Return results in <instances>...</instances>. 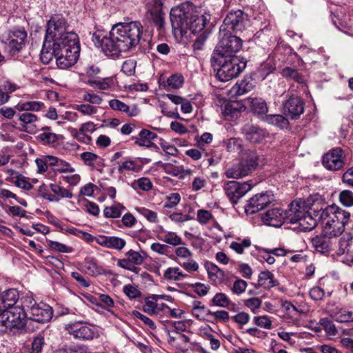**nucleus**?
Returning a JSON list of instances; mask_svg holds the SVG:
<instances>
[{
	"label": "nucleus",
	"mask_w": 353,
	"mask_h": 353,
	"mask_svg": "<svg viewBox=\"0 0 353 353\" xmlns=\"http://www.w3.org/2000/svg\"><path fill=\"white\" fill-rule=\"evenodd\" d=\"M323 205L325 203L321 200H314L307 210L303 209L300 203L292 201L291 203L292 215L290 216L289 223H299L302 230L311 231L315 228L319 222L323 225Z\"/></svg>",
	"instance_id": "20e7f679"
},
{
	"label": "nucleus",
	"mask_w": 353,
	"mask_h": 353,
	"mask_svg": "<svg viewBox=\"0 0 353 353\" xmlns=\"http://www.w3.org/2000/svg\"><path fill=\"white\" fill-rule=\"evenodd\" d=\"M242 140L239 138H230L228 139L226 149L228 152H236L241 149Z\"/></svg>",
	"instance_id": "0e129e2a"
},
{
	"label": "nucleus",
	"mask_w": 353,
	"mask_h": 353,
	"mask_svg": "<svg viewBox=\"0 0 353 353\" xmlns=\"http://www.w3.org/2000/svg\"><path fill=\"white\" fill-rule=\"evenodd\" d=\"M242 46H216L212 60L219 66L216 78L223 82L238 77L245 68L247 59L239 55Z\"/></svg>",
	"instance_id": "7ed1b4c3"
},
{
	"label": "nucleus",
	"mask_w": 353,
	"mask_h": 353,
	"mask_svg": "<svg viewBox=\"0 0 353 353\" xmlns=\"http://www.w3.org/2000/svg\"><path fill=\"white\" fill-rule=\"evenodd\" d=\"M65 330L75 339L82 340L90 341L99 336L95 329L91 328L87 323L81 321L66 325Z\"/></svg>",
	"instance_id": "a211bd4d"
},
{
	"label": "nucleus",
	"mask_w": 353,
	"mask_h": 353,
	"mask_svg": "<svg viewBox=\"0 0 353 353\" xmlns=\"http://www.w3.org/2000/svg\"><path fill=\"white\" fill-rule=\"evenodd\" d=\"M157 165L162 168L165 173L178 176L181 179H184L186 175L191 173L190 170H185L183 166H176L170 163H163L159 161L157 162Z\"/></svg>",
	"instance_id": "cd10ccee"
},
{
	"label": "nucleus",
	"mask_w": 353,
	"mask_h": 353,
	"mask_svg": "<svg viewBox=\"0 0 353 353\" xmlns=\"http://www.w3.org/2000/svg\"><path fill=\"white\" fill-rule=\"evenodd\" d=\"M42 46L41 50L40 59L44 64H48L52 60L53 57L56 58L57 46Z\"/></svg>",
	"instance_id": "e433bc0d"
},
{
	"label": "nucleus",
	"mask_w": 353,
	"mask_h": 353,
	"mask_svg": "<svg viewBox=\"0 0 353 353\" xmlns=\"http://www.w3.org/2000/svg\"><path fill=\"white\" fill-rule=\"evenodd\" d=\"M259 155L255 150H245L241 157V162L250 173L254 171L259 165Z\"/></svg>",
	"instance_id": "bb28decb"
},
{
	"label": "nucleus",
	"mask_w": 353,
	"mask_h": 353,
	"mask_svg": "<svg viewBox=\"0 0 353 353\" xmlns=\"http://www.w3.org/2000/svg\"><path fill=\"white\" fill-rule=\"evenodd\" d=\"M249 105L251 112L262 121H264L268 112L266 101L262 98H248Z\"/></svg>",
	"instance_id": "393cba45"
},
{
	"label": "nucleus",
	"mask_w": 353,
	"mask_h": 353,
	"mask_svg": "<svg viewBox=\"0 0 353 353\" xmlns=\"http://www.w3.org/2000/svg\"><path fill=\"white\" fill-rule=\"evenodd\" d=\"M148 12L153 20L154 23L159 29L164 26V17L162 12V2L161 0H151L146 4Z\"/></svg>",
	"instance_id": "4be33fe9"
},
{
	"label": "nucleus",
	"mask_w": 353,
	"mask_h": 353,
	"mask_svg": "<svg viewBox=\"0 0 353 353\" xmlns=\"http://www.w3.org/2000/svg\"><path fill=\"white\" fill-rule=\"evenodd\" d=\"M276 61L275 60L269 57L265 61L261 63L257 68L253 75L254 79L259 81L265 80L270 74L276 70Z\"/></svg>",
	"instance_id": "b1692460"
},
{
	"label": "nucleus",
	"mask_w": 353,
	"mask_h": 353,
	"mask_svg": "<svg viewBox=\"0 0 353 353\" xmlns=\"http://www.w3.org/2000/svg\"><path fill=\"white\" fill-rule=\"evenodd\" d=\"M211 302L213 305L222 307H228L230 305H235V303H232L228 296L223 292L216 293L212 299Z\"/></svg>",
	"instance_id": "79ce46f5"
},
{
	"label": "nucleus",
	"mask_w": 353,
	"mask_h": 353,
	"mask_svg": "<svg viewBox=\"0 0 353 353\" xmlns=\"http://www.w3.org/2000/svg\"><path fill=\"white\" fill-rule=\"evenodd\" d=\"M44 107V103L41 101H27L19 103L15 108L21 112L39 111Z\"/></svg>",
	"instance_id": "4c0bfd02"
},
{
	"label": "nucleus",
	"mask_w": 353,
	"mask_h": 353,
	"mask_svg": "<svg viewBox=\"0 0 353 353\" xmlns=\"http://www.w3.org/2000/svg\"><path fill=\"white\" fill-rule=\"evenodd\" d=\"M158 138V135L148 130L143 128L137 137H132L131 140L134 141V144L140 147H146L148 144Z\"/></svg>",
	"instance_id": "7c9ffc66"
},
{
	"label": "nucleus",
	"mask_w": 353,
	"mask_h": 353,
	"mask_svg": "<svg viewBox=\"0 0 353 353\" xmlns=\"http://www.w3.org/2000/svg\"><path fill=\"white\" fill-rule=\"evenodd\" d=\"M48 245L50 249L62 253H70L72 248L63 243L52 240H47Z\"/></svg>",
	"instance_id": "864d4df0"
},
{
	"label": "nucleus",
	"mask_w": 353,
	"mask_h": 353,
	"mask_svg": "<svg viewBox=\"0 0 353 353\" xmlns=\"http://www.w3.org/2000/svg\"><path fill=\"white\" fill-rule=\"evenodd\" d=\"M65 21L61 17L51 18L47 23L46 33L43 44H79V39L74 32H62Z\"/></svg>",
	"instance_id": "0eeeda50"
},
{
	"label": "nucleus",
	"mask_w": 353,
	"mask_h": 353,
	"mask_svg": "<svg viewBox=\"0 0 353 353\" xmlns=\"http://www.w3.org/2000/svg\"><path fill=\"white\" fill-rule=\"evenodd\" d=\"M151 298L147 297L145 299V303L143 305V311L148 314L152 316L157 314V301L150 300Z\"/></svg>",
	"instance_id": "69168bd1"
},
{
	"label": "nucleus",
	"mask_w": 353,
	"mask_h": 353,
	"mask_svg": "<svg viewBox=\"0 0 353 353\" xmlns=\"http://www.w3.org/2000/svg\"><path fill=\"white\" fill-rule=\"evenodd\" d=\"M114 83L113 77H106L103 78L101 80L97 81V80H91L89 79L87 81V84L90 86L96 85L99 88L100 90H108L111 87L112 85Z\"/></svg>",
	"instance_id": "3c124183"
},
{
	"label": "nucleus",
	"mask_w": 353,
	"mask_h": 353,
	"mask_svg": "<svg viewBox=\"0 0 353 353\" xmlns=\"http://www.w3.org/2000/svg\"><path fill=\"white\" fill-rule=\"evenodd\" d=\"M205 268L207 270L208 278L211 280L215 281L217 279L219 278V274L221 276L225 275L224 271L220 269L215 263L212 262H205Z\"/></svg>",
	"instance_id": "a18cd8bd"
},
{
	"label": "nucleus",
	"mask_w": 353,
	"mask_h": 353,
	"mask_svg": "<svg viewBox=\"0 0 353 353\" xmlns=\"http://www.w3.org/2000/svg\"><path fill=\"white\" fill-rule=\"evenodd\" d=\"M323 232L331 236H339L345 231L350 220V213L335 204L323 205Z\"/></svg>",
	"instance_id": "39448f33"
},
{
	"label": "nucleus",
	"mask_w": 353,
	"mask_h": 353,
	"mask_svg": "<svg viewBox=\"0 0 353 353\" xmlns=\"http://www.w3.org/2000/svg\"><path fill=\"white\" fill-rule=\"evenodd\" d=\"M37 138L47 145H53L58 141V135L51 132H43L38 135Z\"/></svg>",
	"instance_id": "6e6d98bb"
},
{
	"label": "nucleus",
	"mask_w": 353,
	"mask_h": 353,
	"mask_svg": "<svg viewBox=\"0 0 353 353\" xmlns=\"http://www.w3.org/2000/svg\"><path fill=\"white\" fill-rule=\"evenodd\" d=\"M262 301L259 297H252L244 300V305L250 308L252 313H257V310L261 306Z\"/></svg>",
	"instance_id": "e2e57ef3"
},
{
	"label": "nucleus",
	"mask_w": 353,
	"mask_h": 353,
	"mask_svg": "<svg viewBox=\"0 0 353 353\" xmlns=\"http://www.w3.org/2000/svg\"><path fill=\"white\" fill-rule=\"evenodd\" d=\"M343 150L341 148H334L329 150L322 157V164L328 170L337 171L345 165Z\"/></svg>",
	"instance_id": "f3484780"
},
{
	"label": "nucleus",
	"mask_w": 353,
	"mask_h": 353,
	"mask_svg": "<svg viewBox=\"0 0 353 353\" xmlns=\"http://www.w3.org/2000/svg\"><path fill=\"white\" fill-rule=\"evenodd\" d=\"M248 23V16L241 10L230 12L220 27V44H232V43L238 44L241 43L242 41L240 37L234 35L230 30L235 32L242 31Z\"/></svg>",
	"instance_id": "423d86ee"
},
{
	"label": "nucleus",
	"mask_w": 353,
	"mask_h": 353,
	"mask_svg": "<svg viewBox=\"0 0 353 353\" xmlns=\"http://www.w3.org/2000/svg\"><path fill=\"white\" fill-rule=\"evenodd\" d=\"M271 192H265L256 194L247 201L243 206L247 214H254L268 208L274 201Z\"/></svg>",
	"instance_id": "4468645a"
},
{
	"label": "nucleus",
	"mask_w": 353,
	"mask_h": 353,
	"mask_svg": "<svg viewBox=\"0 0 353 353\" xmlns=\"http://www.w3.org/2000/svg\"><path fill=\"white\" fill-rule=\"evenodd\" d=\"M158 239L160 241H162L173 246L185 245V243L183 241L181 237L178 236L175 232H168L165 234L159 235Z\"/></svg>",
	"instance_id": "58836bf2"
},
{
	"label": "nucleus",
	"mask_w": 353,
	"mask_h": 353,
	"mask_svg": "<svg viewBox=\"0 0 353 353\" xmlns=\"http://www.w3.org/2000/svg\"><path fill=\"white\" fill-rule=\"evenodd\" d=\"M193 9V6L188 3L171 9L170 21L174 34L179 33L182 37L187 34L188 22Z\"/></svg>",
	"instance_id": "1a4fd4ad"
},
{
	"label": "nucleus",
	"mask_w": 353,
	"mask_h": 353,
	"mask_svg": "<svg viewBox=\"0 0 353 353\" xmlns=\"http://www.w3.org/2000/svg\"><path fill=\"white\" fill-rule=\"evenodd\" d=\"M319 324L323 327L326 333L330 335H336L337 330L335 325L328 318H322L319 321Z\"/></svg>",
	"instance_id": "052dcab7"
},
{
	"label": "nucleus",
	"mask_w": 353,
	"mask_h": 353,
	"mask_svg": "<svg viewBox=\"0 0 353 353\" xmlns=\"http://www.w3.org/2000/svg\"><path fill=\"white\" fill-rule=\"evenodd\" d=\"M125 210V208L118 203L117 205L105 207L103 210V215L106 218H119L121 215V211Z\"/></svg>",
	"instance_id": "8fccbe9b"
},
{
	"label": "nucleus",
	"mask_w": 353,
	"mask_h": 353,
	"mask_svg": "<svg viewBox=\"0 0 353 353\" xmlns=\"http://www.w3.org/2000/svg\"><path fill=\"white\" fill-rule=\"evenodd\" d=\"M353 236L351 233L343 235L338 241L339 249L336 251L338 255L351 253Z\"/></svg>",
	"instance_id": "f704fd0d"
},
{
	"label": "nucleus",
	"mask_w": 353,
	"mask_h": 353,
	"mask_svg": "<svg viewBox=\"0 0 353 353\" xmlns=\"http://www.w3.org/2000/svg\"><path fill=\"white\" fill-rule=\"evenodd\" d=\"M334 318L340 323L353 322V312L341 310L335 314Z\"/></svg>",
	"instance_id": "680f3d73"
},
{
	"label": "nucleus",
	"mask_w": 353,
	"mask_h": 353,
	"mask_svg": "<svg viewBox=\"0 0 353 353\" xmlns=\"http://www.w3.org/2000/svg\"><path fill=\"white\" fill-rule=\"evenodd\" d=\"M31 301L30 295L21 294L16 288L0 286V319L2 325L11 330H23L27 324L28 317L24 307Z\"/></svg>",
	"instance_id": "f257e3e1"
},
{
	"label": "nucleus",
	"mask_w": 353,
	"mask_h": 353,
	"mask_svg": "<svg viewBox=\"0 0 353 353\" xmlns=\"http://www.w3.org/2000/svg\"><path fill=\"white\" fill-rule=\"evenodd\" d=\"M242 133L245 139L252 143H261L269 135L266 130L250 123L243 125Z\"/></svg>",
	"instance_id": "aec40b11"
},
{
	"label": "nucleus",
	"mask_w": 353,
	"mask_h": 353,
	"mask_svg": "<svg viewBox=\"0 0 353 353\" xmlns=\"http://www.w3.org/2000/svg\"><path fill=\"white\" fill-rule=\"evenodd\" d=\"M50 188L51 191L53 192V193L54 194V195L53 196L58 197V201L60 200L61 198L71 199L73 196L72 193L70 190L64 188L63 187L60 186L58 184L50 183Z\"/></svg>",
	"instance_id": "09e8293b"
},
{
	"label": "nucleus",
	"mask_w": 353,
	"mask_h": 353,
	"mask_svg": "<svg viewBox=\"0 0 353 353\" xmlns=\"http://www.w3.org/2000/svg\"><path fill=\"white\" fill-rule=\"evenodd\" d=\"M292 212L291 203L287 210H283L281 208H274L268 210L261 214V221L267 225L279 228L285 222L289 223V218L292 216L290 214H292Z\"/></svg>",
	"instance_id": "ddd939ff"
},
{
	"label": "nucleus",
	"mask_w": 353,
	"mask_h": 353,
	"mask_svg": "<svg viewBox=\"0 0 353 353\" xmlns=\"http://www.w3.org/2000/svg\"><path fill=\"white\" fill-rule=\"evenodd\" d=\"M109 105L112 110L123 112L130 117H137L140 113V110L137 105H133L132 107H130L119 99L110 100L109 101Z\"/></svg>",
	"instance_id": "c85d7f7f"
},
{
	"label": "nucleus",
	"mask_w": 353,
	"mask_h": 353,
	"mask_svg": "<svg viewBox=\"0 0 353 353\" xmlns=\"http://www.w3.org/2000/svg\"><path fill=\"white\" fill-rule=\"evenodd\" d=\"M100 48L105 56L112 59H117L120 57L122 50L119 48V46H97Z\"/></svg>",
	"instance_id": "ea45409f"
},
{
	"label": "nucleus",
	"mask_w": 353,
	"mask_h": 353,
	"mask_svg": "<svg viewBox=\"0 0 353 353\" xmlns=\"http://www.w3.org/2000/svg\"><path fill=\"white\" fill-rule=\"evenodd\" d=\"M339 201L345 207L353 205V192L349 190H345L339 194Z\"/></svg>",
	"instance_id": "bf43d9fd"
},
{
	"label": "nucleus",
	"mask_w": 353,
	"mask_h": 353,
	"mask_svg": "<svg viewBox=\"0 0 353 353\" xmlns=\"http://www.w3.org/2000/svg\"><path fill=\"white\" fill-rule=\"evenodd\" d=\"M305 102L297 94H288L286 99L282 102V112L291 120H297L305 110Z\"/></svg>",
	"instance_id": "f8f14e48"
},
{
	"label": "nucleus",
	"mask_w": 353,
	"mask_h": 353,
	"mask_svg": "<svg viewBox=\"0 0 353 353\" xmlns=\"http://www.w3.org/2000/svg\"><path fill=\"white\" fill-rule=\"evenodd\" d=\"M126 245L125 241L120 237L110 236L107 248L121 250Z\"/></svg>",
	"instance_id": "4d7b16f0"
},
{
	"label": "nucleus",
	"mask_w": 353,
	"mask_h": 353,
	"mask_svg": "<svg viewBox=\"0 0 353 353\" xmlns=\"http://www.w3.org/2000/svg\"><path fill=\"white\" fill-rule=\"evenodd\" d=\"M281 74L283 77L294 80L299 83H303L304 81L303 76L296 69L286 67L283 69Z\"/></svg>",
	"instance_id": "de8ad7c7"
},
{
	"label": "nucleus",
	"mask_w": 353,
	"mask_h": 353,
	"mask_svg": "<svg viewBox=\"0 0 353 353\" xmlns=\"http://www.w3.org/2000/svg\"><path fill=\"white\" fill-rule=\"evenodd\" d=\"M30 299L31 303L26 304L24 307L25 312L28 314L27 319L42 323L50 321L53 316L52 307L43 302L37 303L32 296Z\"/></svg>",
	"instance_id": "9b49d317"
},
{
	"label": "nucleus",
	"mask_w": 353,
	"mask_h": 353,
	"mask_svg": "<svg viewBox=\"0 0 353 353\" xmlns=\"http://www.w3.org/2000/svg\"><path fill=\"white\" fill-rule=\"evenodd\" d=\"M37 197H41L43 199H45L48 200V201L53 202L56 201L58 202V197L54 196L53 194H52L48 190V187L45 183H42L38 188V194L37 195Z\"/></svg>",
	"instance_id": "5fc2aeb1"
},
{
	"label": "nucleus",
	"mask_w": 353,
	"mask_h": 353,
	"mask_svg": "<svg viewBox=\"0 0 353 353\" xmlns=\"http://www.w3.org/2000/svg\"><path fill=\"white\" fill-rule=\"evenodd\" d=\"M44 343V337L41 334H38L34 337L30 353H41Z\"/></svg>",
	"instance_id": "338daca9"
},
{
	"label": "nucleus",
	"mask_w": 353,
	"mask_h": 353,
	"mask_svg": "<svg viewBox=\"0 0 353 353\" xmlns=\"http://www.w3.org/2000/svg\"><path fill=\"white\" fill-rule=\"evenodd\" d=\"M288 119L284 114H268L263 121L283 130L288 128Z\"/></svg>",
	"instance_id": "72a5a7b5"
},
{
	"label": "nucleus",
	"mask_w": 353,
	"mask_h": 353,
	"mask_svg": "<svg viewBox=\"0 0 353 353\" xmlns=\"http://www.w3.org/2000/svg\"><path fill=\"white\" fill-rule=\"evenodd\" d=\"M27 37L23 28H14L2 34L1 41L3 44H24Z\"/></svg>",
	"instance_id": "412c9836"
},
{
	"label": "nucleus",
	"mask_w": 353,
	"mask_h": 353,
	"mask_svg": "<svg viewBox=\"0 0 353 353\" xmlns=\"http://www.w3.org/2000/svg\"><path fill=\"white\" fill-rule=\"evenodd\" d=\"M210 20V14L201 10H194L191 14V17L188 22V28H187V34H199L195 39L194 44H203L210 34V31L205 29L208 22Z\"/></svg>",
	"instance_id": "6e6552de"
},
{
	"label": "nucleus",
	"mask_w": 353,
	"mask_h": 353,
	"mask_svg": "<svg viewBox=\"0 0 353 353\" xmlns=\"http://www.w3.org/2000/svg\"><path fill=\"white\" fill-rule=\"evenodd\" d=\"M81 46H57L56 63L61 70L74 65L79 58Z\"/></svg>",
	"instance_id": "9d476101"
},
{
	"label": "nucleus",
	"mask_w": 353,
	"mask_h": 353,
	"mask_svg": "<svg viewBox=\"0 0 353 353\" xmlns=\"http://www.w3.org/2000/svg\"><path fill=\"white\" fill-rule=\"evenodd\" d=\"M253 80L251 76H245L239 83H236L233 87V91L235 92V94L243 95L251 91L255 87Z\"/></svg>",
	"instance_id": "473e14b6"
},
{
	"label": "nucleus",
	"mask_w": 353,
	"mask_h": 353,
	"mask_svg": "<svg viewBox=\"0 0 353 353\" xmlns=\"http://www.w3.org/2000/svg\"><path fill=\"white\" fill-rule=\"evenodd\" d=\"M38 120L36 114L28 112H17V119H14L11 125L21 132L33 134L36 131L34 123Z\"/></svg>",
	"instance_id": "dca6fc26"
},
{
	"label": "nucleus",
	"mask_w": 353,
	"mask_h": 353,
	"mask_svg": "<svg viewBox=\"0 0 353 353\" xmlns=\"http://www.w3.org/2000/svg\"><path fill=\"white\" fill-rule=\"evenodd\" d=\"M252 189V185L248 182L240 183L236 181H228L224 185L225 194L234 207L239 200Z\"/></svg>",
	"instance_id": "2eb2a0df"
},
{
	"label": "nucleus",
	"mask_w": 353,
	"mask_h": 353,
	"mask_svg": "<svg viewBox=\"0 0 353 353\" xmlns=\"http://www.w3.org/2000/svg\"><path fill=\"white\" fill-rule=\"evenodd\" d=\"M164 279L169 281H180L181 279L188 276V274L183 272L178 267L168 268L164 272Z\"/></svg>",
	"instance_id": "c03bdc74"
},
{
	"label": "nucleus",
	"mask_w": 353,
	"mask_h": 353,
	"mask_svg": "<svg viewBox=\"0 0 353 353\" xmlns=\"http://www.w3.org/2000/svg\"><path fill=\"white\" fill-rule=\"evenodd\" d=\"M152 36L148 32H143V27L137 21L119 23L114 25L109 33L103 31L96 32L92 41L98 44H141L151 43Z\"/></svg>",
	"instance_id": "f03ea898"
},
{
	"label": "nucleus",
	"mask_w": 353,
	"mask_h": 353,
	"mask_svg": "<svg viewBox=\"0 0 353 353\" xmlns=\"http://www.w3.org/2000/svg\"><path fill=\"white\" fill-rule=\"evenodd\" d=\"M123 292L131 300L138 299L142 295L141 292L137 287L130 284L124 285L123 288Z\"/></svg>",
	"instance_id": "13d9d810"
},
{
	"label": "nucleus",
	"mask_w": 353,
	"mask_h": 353,
	"mask_svg": "<svg viewBox=\"0 0 353 353\" xmlns=\"http://www.w3.org/2000/svg\"><path fill=\"white\" fill-rule=\"evenodd\" d=\"M125 258L120 259L117 260V265H142L143 263V258L142 254L132 249L129 250L125 254Z\"/></svg>",
	"instance_id": "2f4dec72"
},
{
	"label": "nucleus",
	"mask_w": 353,
	"mask_h": 353,
	"mask_svg": "<svg viewBox=\"0 0 353 353\" xmlns=\"http://www.w3.org/2000/svg\"><path fill=\"white\" fill-rule=\"evenodd\" d=\"M250 172L247 170L246 168L240 161L236 165H233L232 168H228L225 174L227 178L239 179L248 175Z\"/></svg>",
	"instance_id": "c9c22d12"
},
{
	"label": "nucleus",
	"mask_w": 353,
	"mask_h": 353,
	"mask_svg": "<svg viewBox=\"0 0 353 353\" xmlns=\"http://www.w3.org/2000/svg\"><path fill=\"white\" fill-rule=\"evenodd\" d=\"M280 285L279 281L275 279L274 274L269 270L261 271L259 274L256 288H262L265 290H270L272 288Z\"/></svg>",
	"instance_id": "a878e982"
},
{
	"label": "nucleus",
	"mask_w": 353,
	"mask_h": 353,
	"mask_svg": "<svg viewBox=\"0 0 353 353\" xmlns=\"http://www.w3.org/2000/svg\"><path fill=\"white\" fill-rule=\"evenodd\" d=\"M241 114V110L238 108V105L228 102L224 105L223 108V114L228 119H236Z\"/></svg>",
	"instance_id": "a19ab883"
},
{
	"label": "nucleus",
	"mask_w": 353,
	"mask_h": 353,
	"mask_svg": "<svg viewBox=\"0 0 353 353\" xmlns=\"http://www.w3.org/2000/svg\"><path fill=\"white\" fill-rule=\"evenodd\" d=\"M253 320L254 324L260 327L269 330L272 327V321L268 316H254Z\"/></svg>",
	"instance_id": "774afa93"
},
{
	"label": "nucleus",
	"mask_w": 353,
	"mask_h": 353,
	"mask_svg": "<svg viewBox=\"0 0 353 353\" xmlns=\"http://www.w3.org/2000/svg\"><path fill=\"white\" fill-rule=\"evenodd\" d=\"M85 274L96 277L99 275H113L111 270H106L94 256H87L81 264Z\"/></svg>",
	"instance_id": "6ab92c4d"
},
{
	"label": "nucleus",
	"mask_w": 353,
	"mask_h": 353,
	"mask_svg": "<svg viewBox=\"0 0 353 353\" xmlns=\"http://www.w3.org/2000/svg\"><path fill=\"white\" fill-rule=\"evenodd\" d=\"M336 19L332 18L333 24L341 32L348 35H353V22L349 15L342 17L334 16Z\"/></svg>",
	"instance_id": "c756f323"
},
{
	"label": "nucleus",
	"mask_w": 353,
	"mask_h": 353,
	"mask_svg": "<svg viewBox=\"0 0 353 353\" xmlns=\"http://www.w3.org/2000/svg\"><path fill=\"white\" fill-rule=\"evenodd\" d=\"M167 83L172 88L179 89L184 83V77L181 73H174L167 79Z\"/></svg>",
	"instance_id": "603ef678"
},
{
	"label": "nucleus",
	"mask_w": 353,
	"mask_h": 353,
	"mask_svg": "<svg viewBox=\"0 0 353 353\" xmlns=\"http://www.w3.org/2000/svg\"><path fill=\"white\" fill-rule=\"evenodd\" d=\"M15 179L16 180H14V178H7L6 180L10 183H14L17 187L25 190H30L33 188V185L29 182L26 177L22 174L17 173Z\"/></svg>",
	"instance_id": "37998d69"
},
{
	"label": "nucleus",
	"mask_w": 353,
	"mask_h": 353,
	"mask_svg": "<svg viewBox=\"0 0 353 353\" xmlns=\"http://www.w3.org/2000/svg\"><path fill=\"white\" fill-rule=\"evenodd\" d=\"M332 237L323 232V234L317 235L312 239V245L321 254L329 253L333 250Z\"/></svg>",
	"instance_id": "5701e85b"
},
{
	"label": "nucleus",
	"mask_w": 353,
	"mask_h": 353,
	"mask_svg": "<svg viewBox=\"0 0 353 353\" xmlns=\"http://www.w3.org/2000/svg\"><path fill=\"white\" fill-rule=\"evenodd\" d=\"M142 170V165H139L137 161L127 160L123 162L118 168V172L123 174L125 171L139 172Z\"/></svg>",
	"instance_id": "49530a36"
}]
</instances>
